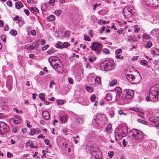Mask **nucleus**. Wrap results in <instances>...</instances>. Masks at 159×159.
<instances>
[{
	"instance_id": "nucleus-1",
	"label": "nucleus",
	"mask_w": 159,
	"mask_h": 159,
	"mask_svg": "<svg viewBox=\"0 0 159 159\" xmlns=\"http://www.w3.org/2000/svg\"><path fill=\"white\" fill-rule=\"evenodd\" d=\"M148 101H157L159 99V86L158 85L152 86L150 89L149 96L146 98Z\"/></svg>"
},
{
	"instance_id": "nucleus-2",
	"label": "nucleus",
	"mask_w": 159,
	"mask_h": 159,
	"mask_svg": "<svg viewBox=\"0 0 159 159\" xmlns=\"http://www.w3.org/2000/svg\"><path fill=\"white\" fill-rule=\"evenodd\" d=\"M134 92L132 90L129 89H126L123 92L122 96V101H126L131 98L134 95Z\"/></svg>"
},
{
	"instance_id": "nucleus-3",
	"label": "nucleus",
	"mask_w": 159,
	"mask_h": 159,
	"mask_svg": "<svg viewBox=\"0 0 159 159\" xmlns=\"http://www.w3.org/2000/svg\"><path fill=\"white\" fill-rule=\"evenodd\" d=\"M102 64L105 70L107 71L113 69L115 67V63L111 60L104 61Z\"/></svg>"
},
{
	"instance_id": "nucleus-4",
	"label": "nucleus",
	"mask_w": 159,
	"mask_h": 159,
	"mask_svg": "<svg viewBox=\"0 0 159 159\" xmlns=\"http://www.w3.org/2000/svg\"><path fill=\"white\" fill-rule=\"evenodd\" d=\"M126 77L129 82L133 84L139 83L141 79V77L139 75L135 77L132 74H127Z\"/></svg>"
},
{
	"instance_id": "nucleus-5",
	"label": "nucleus",
	"mask_w": 159,
	"mask_h": 159,
	"mask_svg": "<svg viewBox=\"0 0 159 159\" xmlns=\"http://www.w3.org/2000/svg\"><path fill=\"white\" fill-rule=\"evenodd\" d=\"M122 93V90L120 88L117 87L115 89L112 93L114 95V98L116 101L122 102V98H121Z\"/></svg>"
},
{
	"instance_id": "nucleus-6",
	"label": "nucleus",
	"mask_w": 159,
	"mask_h": 159,
	"mask_svg": "<svg viewBox=\"0 0 159 159\" xmlns=\"http://www.w3.org/2000/svg\"><path fill=\"white\" fill-rule=\"evenodd\" d=\"M130 135L136 139L140 140L143 136L142 132L139 130L133 129L130 132Z\"/></svg>"
},
{
	"instance_id": "nucleus-7",
	"label": "nucleus",
	"mask_w": 159,
	"mask_h": 159,
	"mask_svg": "<svg viewBox=\"0 0 159 159\" xmlns=\"http://www.w3.org/2000/svg\"><path fill=\"white\" fill-rule=\"evenodd\" d=\"M52 66L58 73H62L63 72V66L61 61L56 64L52 63Z\"/></svg>"
},
{
	"instance_id": "nucleus-8",
	"label": "nucleus",
	"mask_w": 159,
	"mask_h": 159,
	"mask_svg": "<svg viewBox=\"0 0 159 159\" xmlns=\"http://www.w3.org/2000/svg\"><path fill=\"white\" fill-rule=\"evenodd\" d=\"M115 135H117L120 138L124 137L127 134V131L126 129H123L122 128L116 129L115 131Z\"/></svg>"
},
{
	"instance_id": "nucleus-9",
	"label": "nucleus",
	"mask_w": 159,
	"mask_h": 159,
	"mask_svg": "<svg viewBox=\"0 0 159 159\" xmlns=\"http://www.w3.org/2000/svg\"><path fill=\"white\" fill-rule=\"evenodd\" d=\"M102 45L97 42H93L90 46V48L93 51H98L99 52L101 51Z\"/></svg>"
},
{
	"instance_id": "nucleus-10",
	"label": "nucleus",
	"mask_w": 159,
	"mask_h": 159,
	"mask_svg": "<svg viewBox=\"0 0 159 159\" xmlns=\"http://www.w3.org/2000/svg\"><path fill=\"white\" fill-rule=\"evenodd\" d=\"M123 12L125 18H128L132 15V13L131 9L129 7H126L123 9Z\"/></svg>"
},
{
	"instance_id": "nucleus-11",
	"label": "nucleus",
	"mask_w": 159,
	"mask_h": 159,
	"mask_svg": "<svg viewBox=\"0 0 159 159\" xmlns=\"http://www.w3.org/2000/svg\"><path fill=\"white\" fill-rule=\"evenodd\" d=\"M7 129V126L6 123L3 122H0V134L6 133Z\"/></svg>"
},
{
	"instance_id": "nucleus-12",
	"label": "nucleus",
	"mask_w": 159,
	"mask_h": 159,
	"mask_svg": "<svg viewBox=\"0 0 159 159\" xmlns=\"http://www.w3.org/2000/svg\"><path fill=\"white\" fill-rule=\"evenodd\" d=\"M149 120L156 127L159 128V117L152 116L150 117Z\"/></svg>"
},
{
	"instance_id": "nucleus-13",
	"label": "nucleus",
	"mask_w": 159,
	"mask_h": 159,
	"mask_svg": "<svg viewBox=\"0 0 159 159\" xmlns=\"http://www.w3.org/2000/svg\"><path fill=\"white\" fill-rule=\"evenodd\" d=\"M48 61L52 66V63L56 64V63H58L59 61H61L59 58L56 56H52L48 59Z\"/></svg>"
},
{
	"instance_id": "nucleus-14",
	"label": "nucleus",
	"mask_w": 159,
	"mask_h": 159,
	"mask_svg": "<svg viewBox=\"0 0 159 159\" xmlns=\"http://www.w3.org/2000/svg\"><path fill=\"white\" fill-rule=\"evenodd\" d=\"M147 3V4L153 7L159 6V1L158 0H149Z\"/></svg>"
},
{
	"instance_id": "nucleus-15",
	"label": "nucleus",
	"mask_w": 159,
	"mask_h": 159,
	"mask_svg": "<svg viewBox=\"0 0 159 159\" xmlns=\"http://www.w3.org/2000/svg\"><path fill=\"white\" fill-rule=\"evenodd\" d=\"M147 3V4L153 7L159 6V1L158 0H149Z\"/></svg>"
},
{
	"instance_id": "nucleus-16",
	"label": "nucleus",
	"mask_w": 159,
	"mask_h": 159,
	"mask_svg": "<svg viewBox=\"0 0 159 159\" xmlns=\"http://www.w3.org/2000/svg\"><path fill=\"white\" fill-rule=\"evenodd\" d=\"M114 95L113 94L111 93H108L106 95V99L108 101H115L116 100L114 98Z\"/></svg>"
},
{
	"instance_id": "nucleus-17",
	"label": "nucleus",
	"mask_w": 159,
	"mask_h": 159,
	"mask_svg": "<svg viewBox=\"0 0 159 159\" xmlns=\"http://www.w3.org/2000/svg\"><path fill=\"white\" fill-rule=\"evenodd\" d=\"M42 116L46 120H48L50 118V114L48 111H44L42 113Z\"/></svg>"
},
{
	"instance_id": "nucleus-18",
	"label": "nucleus",
	"mask_w": 159,
	"mask_h": 159,
	"mask_svg": "<svg viewBox=\"0 0 159 159\" xmlns=\"http://www.w3.org/2000/svg\"><path fill=\"white\" fill-rule=\"evenodd\" d=\"M12 120L16 124H19L21 121V118L19 116H16L13 118Z\"/></svg>"
},
{
	"instance_id": "nucleus-19",
	"label": "nucleus",
	"mask_w": 159,
	"mask_h": 159,
	"mask_svg": "<svg viewBox=\"0 0 159 159\" xmlns=\"http://www.w3.org/2000/svg\"><path fill=\"white\" fill-rule=\"evenodd\" d=\"M30 50L37 49L39 47V44L36 42H34L32 43V45H30Z\"/></svg>"
},
{
	"instance_id": "nucleus-20",
	"label": "nucleus",
	"mask_w": 159,
	"mask_h": 159,
	"mask_svg": "<svg viewBox=\"0 0 159 159\" xmlns=\"http://www.w3.org/2000/svg\"><path fill=\"white\" fill-rule=\"evenodd\" d=\"M23 7V4L20 1L17 2L15 3V7L17 9H20Z\"/></svg>"
},
{
	"instance_id": "nucleus-21",
	"label": "nucleus",
	"mask_w": 159,
	"mask_h": 159,
	"mask_svg": "<svg viewBox=\"0 0 159 159\" xmlns=\"http://www.w3.org/2000/svg\"><path fill=\"white\" fill-rule=\"evenodd\" d=\"M26 146L30 147L31 148H37V147L36 146H34L33 143L30 141H27L26 143Z\"/></svg>"
},
{
	"instance_id": "nucleus-22",
	"label": "nucleus",
	"mask_w": 159,
	"mask_h": 159,
	"mask_svg": "<svg viewBox=\"0 0 159 159\" xmlns=\"http://www.w3.org/2000/svg\"><path fill=\"white\" fill-rule=\"evenodd\" d=\"M112 127V125L111 124H108L107 126V127L105 129V130L107 132H108L110 133V131L111 130V128Z\"/></svg>"
},
{
	"instance_id": "nucleus-23",
	"label": "nucleus",
	"mask_w": 159,
	"mask_h": 159,
	"mask_svg": "<svg viewBox=\"0 0 159 159\" xmlns=\"http://www.w3.org/2000/svg\"><path fill=\"white\" fill-rule=\"evenodd\" d=\"M48 7V4L44 3L41 6V9L43 11H45L47 8Z\"/></svg>"
},
{
	"instance_id": "nucleus-24",
	"label": "nucleus",
	"mask_w": 159,
	"mask_h": 159,
	"mask_svg": "<svg viewBox=\"0 0 159 159\" xmlns=\"http://www.w3.org/2000/svg\"><path fill=\"white\" fill-rule=\"evenodd\" d=\"M62 43L60 42H59L56 44V48L60 49H62Z\"/></svg>"
},
{
	"instance_id": "nucleus-25",
	"label": "nucleus",
	"mask_w": 159,
	"mask_h": 159,
	"mask_svg": "<svg viewBox=\"0 0 159 159\" xmlns=\"http://www.w3.org/2000/svg\"><path fill=\"white\" fill-rule=\"evenodd\" d=\"M39 96L41 100L43 102L45 101V100L44 98L45 96V94L44 93H41L40 94H39Z\"/></svg>"
},
{
	"instance_id": "nucleus-26",
	"label": "nucleus",
	"mask_w": 159,
	"mask_h": 159,
	"mask_svg": "<svg viewBox=\"0 0 159 159\" xmlns=\"http://www.w3.org/2000/svg\"><path fill=\"white\" fill-rule=\"evenodd\" d=\"M89 61L91 63L94 62L96 60V58L95 57H89L88 58Z\"/></svg>"
},
{
	"instance_id": "nucleus-27",
	"label": "nucleus",
	"mask_w": 159,
	"mask_h": 159,
	"mask_svg": "<svg viewBox=\"0 0 159 159\" xmlns=\"http://www.w3.org/2000/svg\"><path fill=\"white\" fill-rule=\"evenodd\" d=\"M117 83V80L116 79L112 80L109 84V85L111 86H114Z\"/></svg>"
},
{
	"instance_id": "nucleus-28",
	"label": "nucleus",
	"mask_w": 159,
	"mask_h": 159,
	"mask_svg": "<svg viewBox=\"0 0 159 159\" xmlns=\"http://www.w3.org/2000/svg\"><path fill=\"white\" fill-rule=\"evenodd\" d=\"M98 120L97 119V117L95 116L94 117L93 119V120L92 121V123L93 125H96L98 123Z\"/></svg>"
},
{
	"instance_id": "nucleus-29",
	"label": "nucleus",
	"mask_w": 159,
	"mask_h": 159,
	"mask_svg": "<svg viewBox=\"0 0 159 159\" xmlns=\"http://www.w3.org/2000/svg\"><path fill=\"white\" fill-rule=\"evenodd\" d=\"M55 17L54 15H51L47 17V19L50 21L54 20L55 19Z\"/></svg>"
},
{
	"instance_id": "nucleus-30",
	"label": "nucleus",
	"mask_w": 159,
	"mask_h": 159,
	"mask_svg": "<svg viewBox=\"0 0 159 159\" xmlns=\"http://www.w3.org/2000/svg\"><path fill=\"white\" fill-rule=\"evenodd\" d=\"M137 121L138 122L143 124H144L145 125H148V123L147 122L143 120L140 119H138Z\"/></svg>"
},
{
	"instance_id": "nucleus-31",
	"label": "nucleus",
	"mask_w": 159,
	"mask_h": 159,
	"mask_svg": "<svg viewBox=\"0 0 159 159\" xmlns=\"http://www.w3.org/2000/svg\"><path fill=\"white\" fill-rule=\"evenodd\" d=\"M101 5V4L100 3H96L95 4L93 5V10L95 11L98 7H100Z\"/></svg>"
},
{
	"instance_id": "nucleus-32",
	"label": "nucleus",
	"mask_w": 159,
	"mask_h": 159,
	"mask_svg": "<svg viewBox=\"0 0 159 159\" xmlns=\"http://www.w3.org/2000/svg\"><path fill=\"white\" fill-rule=\"evenodd\" d=\"M158 31V30L157 29H154L151 31V33L153 36H155L157 34Z\"/></svg>"
},
{
	"instance_id": "nucleus-33",
	"label": "nucleus",
	"mask_w": 159,
	"mask_h": 159,
	"mask_svg": "<svg viewBox=\"0 0 159 159\" xmlns=\"http://www.w3.org/2000/svg\"><path fill=\"white\" fill-rule=\"evenodd\" d=\"M152 43L151 42L149 41L145 45L146 48H148L152 47Z\"/></svg>"
},
{
	"instance_id": "nucleus-34",
	"label": "nucleus",
	"mask_w": 159,
	"mask_h": 159,
	"mask_svg": "<svg viewBox=\"0 0 159 159\" xmlns=\"http://www.w3.org/2000/svg\"><path fill=\"white\" fill-rule=\"evenodd\" d=\"M62 44L63 48H67L70 45L69 43L67 42L62 43Z\"/></svg>"
},
{
	"instance_id": "nucleus-35",
	"label": "nucleus",
	"mask_w": 159,
	"mask_h": 159,
	"mask_svg": "<svg viewBox=\"0 0 159 159\" xmlns=\"http://www.w3.org/2000/svg\"><path fill=\"white\" fill-rule=\"evenodd\" d=\"M10 34L14 36H15L17 34V31L14 30H11L10 32Z\"/></svg>"
},
{
	"instance_id": "nucleus-36",
	"label": "nucleus",
	"mask_w": 159,
	"mask_h": 159,
	"mask_svg": "<svg viewBox=\"0 0 159 159\" xmlns=\"http://www.w3.org/2000/svg\"><path fill=\"white\" fill-rule=\"evenodd\" d=\"M76 121L78 123L81 124L83 123V119L82 118H77L76 119Z\"/></svg>"
},
{
	"instance_id": "nucleus-37",
	"label": "nucleus",
	"mask_w": 159,
	"mask_h": 159,
	"mask_svg": "<svg viewBox=\"0 0 159 159\" xmlns=\"http://www.w3.org/2000/svg\"><path fill=\"white\" fill-rule=\"evenodd\" d=\"M85 88L87 91L89 92H92L93 91V88L89 86H85Z\"/></svg>"
},
{
	"instance_id": "nucleus-38",
	"label": "nucleus",
	"mask_w": 159,
	"mask_h": 159,
	"mask_svg": "<svg viewBox=\"0 0 159 159\" xmlns=\"http://www.w3.org/2000/svg\"><path fill=\"white\" fill-rule=\"evenodd\" d=\"M114 155V152L113 151H111L109 152L108 155L110 158L112 157Z\"/></svg>"
},
{
	"instance_id": "nucleus-39",
	"label": "nucleus",
	"mask_w": 159,
	"mask_h": 159,
	"mask_svg": "<svg viewBox=\"0 0 159 159\" xmlns=\"http://www.w3.org/2000/svg\"><path fill=\"white\" fill-rule=\"evenodd\" d=\"M143 37L144 39H149L150 38L149 35L146 34H143Z\"/></svg>"
},
{
	"instance_id": "nucleus-40",
	"label": "nucleus",
	"mask_w": 159,
	"mask_h": 159,
	"mask_svg": "<svg viewBox=\"0 0 159 159\" xmlns=\"http://www.w3.org/2000/svg\"><path fill=\"white\" fill-rule=\"evenodd\" d=\"M140 64L144 66H147L148 65V62L146 60H141L140 61Z\"/></svg>"
},
{
	"instance_id": "nucleus-41",
	"label": "nucleus",
	"mask_w": 159,
	"mask_h": 159,
	"mask_svg": "<svg viewBox=\"0 0 159 159\" xmlns=\"http://www.w3.org/2000/svg\"><path fill=\"white\" fill-rule=\"evenodd\" d=\"M60 120L61 122H65L66 120V118L64 116H61L60 117Z\"/></svg>"
},
{
	"instance_id": "nucleus-42",
	"label": "nucleus",
	"mask_w": 159,
	"mask_h": 159,
	"mask_svg": "<svg viewBox=\"0 0 159 159\" xmlns=\"http://www.w3.org/2000/svg\"><path fill=\"white\" fill-rule=\"evenodd\" d=\"M70 33V32L69 30L66 31L64 33V36L66 38L69 37Z\"/></svg>"
},
{
	"instance_id": "nucleus-43",
	"label": "nucleus",
	"mask_w": 159,
	"mask_h": 159,
	"mask_svg": "<svg viewBox=\"0 0 159 159\" xmlns=\"http://www.w3.org/2000/svg\"><path fill=\"white\" fill-rule=\"evenodd\" d=\"M118 114L120 115H123L124 116H126V114L125 113H124L123 111L122 110H120L118 111Z\"/></svg>"
},
{
	"instance_id": "nucleus-44",
	"label": "nucleus",
	"mask_w": 159,
	"mask_h": 159,
	"mask_svg": "<svg viewBox=\"0 0 159 159\" xmlns=\"http://www.w3.org/2000/svg\"><path fill=\"white\" fill-rule=\"evenodd\" d=\"M61 11L60 10H56L54 12V14L57 16H59L61 14Z\"/></svg>"
},
{
	"instance_id": "nucleus-45",
	"label": "nucleus",
	"mask_w": 159,
	"mask_h": 159,
	"mask_svg": "<svg viewBox=\"0 0 159 159\" xmlns=\"http://www.w3.org/2000/svg\"><path fill=\"white\" fill-rule=\"evenodd\" d=\"M58 105H62L64 103V101L63 100H58L57 101Z\"/></svg>"
},
{
	"instance_id": "nucleus-46",
	"label": "nucleus",
	"mask_w": 159,
	"mask_h": 159,
	"mask_svg": "<svg viewBox=\"0 0 159 159\" xmlns=\"http://www.w3.org/2000/svg\"><path fill=\"white\" fill-rule=\"evenodd\" d=\"M95 82L98 84H99L101 82V79L100 77H97L95 79Z\"/></svg>"
},
{
	"instance_id": "nucleus-47",
	"label": "nucleus",
	"mask_w": 159,
	"mask_h": 159,
	"mask_svg": "<svg viewBox=\"0 0 159 159\" xmlns=\"http://www.w3.org/2000/svg\"><path fill=\"white\" fill-rule=\"evenodd\" d=\"M30 9L31 10L36 12H39V9L36 7H31L30 8Z\"/></svg>"
},
{
	"instance_id": "nucleus-48",
	"label": "nucleus",
	"mask_w": 159,
	"mask_h": 159,
	"mask_svg": "<svg viewBox=\"0 0 159 159\" xmlns=\"http://www.w3.org/2000/svg\"><path fill=\"white\" fill-rule=\"evenodd\" d=\"M92 159H99L98 155L97 154L96 155H94V154L92 155Z\"/></svg>"
},
{
	"instance_id": "nucleus-49",
	"label": "nucleus",
	"mask_w": 159,
	"mask_h": 159,
	"mask_svg": "<svg viewBox=\"0 0 159 159\" xmlns=\"http://www.w3.org/2000/svg\"><path fill=\"white\" fill-rule=\"evenodd\" d=\"M115 57L116 58H117V59H121V60L123 59L124 58V57L123 56H121V55L119 54L116 55Z\"/></svg>"
},
{
	"instance_id": "nucleus-50",
	"label": "nucleus",
	"mask_w": 159,
	"mask_h": 159,
	"mask_svg": "<svg viewBox=\"0 0 159 159\" xmlns=\"http://www.w3.org/2000/svg\"><path fill=\"white\" fill-rule=\"evenodd\" d=\"M35 132V130L34 129H31V131L29 133V134L30 135H33L34 134Z\"/></svg>"
},
{
	"instance_id": "nucleus-51",
	"label": "nucleus",
	"mask_w": 159,
	"mask_h": 159,
	"mask_svg": "<svg viewBox=\"0 0 159 159\" xmlns=\"http://www.w3.org/2000/svg\"><path fill=\"white\" fill-rule=\"evenodd\" d=\"M95 95L94 94H93L90 97V99L92 102H93L95 100Z\"/></svg>"
},
{
	"instance_id": "nucleus-52",
	"label": "nucleus",
	"mask_w": 159,
	"mask_h": 159,
	"mask_svg": "<svg viewBox=\"0 0 159 159\" xmlns=\"http://www.w3.org/2000/svg\"><path fill=\"white\" fill-rule=\"evenodd\" d=\"M122 52V50L121 49H118L116 50L115 51V54L116 55L119 54L121 53Z\"/></svg>"
},
{
	"instance_id": "nucleus-53",
	"label": "nucleus",
	"mask_w": 159,
	"mask_h": 159,
	"mask_svg": "<svg viewBox=\"0 0 159 159\" xmlns=\"http://www.w3.org/2000/svg\"><path fill=\"white\" fill-rule=\"evenodd\" d=\"M55 0H50L48 2V3L52 6H54V3Z\"/></svg>"
},
{
	"instance_id": "nucleus-54",
	"label": "nucleus",
	"mask_w": 159,
	"mask_h": 159,
	"mask_svg": "<svg viewBox=\"0 0 159 159\" xmlns=\"http://www.w3.org/2000/svg\"><path fill=\"white\" fill-rule=\"evenodd\" d=\"M129 110H130L135 111L136 112H138L139 111V109L138 108L134 107L131 108L129 109Z\"/></svg>"
},
{
	"instance_id": "nucleus-55",
	"label": "nucleus",
	"mask_w": 159,
	"mask_h": 159,
	"mask_svg": "<svg viewBox=\"0 0 159 159\" xmlns=\"http://www.w3.org/2000/svg\"><path fill=\"white\" fill-rule=\"evenodd\" d=\"M84 39L86 41H89L90 40V38L88 36L84 35Z\"/></svg>"
},
{
	"instance_id": "nucleus-56",
	"label": "nucleus",
	"mask_w": 159,
	"mask_h": 159,
	"mask_svg": "<svg viewBox=\"0 0 159 159\" xmlns=\"http://www.w3.org/2000/svg\"><path fill=\"white\" fill-rule=\"evenodd\" d=\"M55 83L54 82L53 80H51L50 83L49 87L50 88H51L52 87L53 85H55Z\"/></svg>"
},
{
	"instance_id": "nucleus-57",
	"label": "nucleus",
	"mask_w": 159,
	"mask_h": 159,
	"mask_svg": "<svg viewBox=\"0 0 159 159\" xmlns=\"http://www.w3.org/2000/svg\"><path fill=\"white\" fill-rule=\"evenodd\" d=\"M149 143L151 146H152L153 145H155L156 144V141L152 140H150Z\"/></svg>"
},
{
	"instance_id": "nucleus-58",
	"label": "nucleus",
	"mask_w": 159,
	"mask_h": 159,
	"mask_svg": "<svg viewBox=\"0 0 159 159\" xmlns=\"http://www.w3.org/2000/svg\"><path fill=\"white\" fill-rule=\"evenodd\" d=\"M68 81L69 83L70 84H72L73 83V79L71 78H69L68 79Z\"/></svg>"
},
{
	"instance_id": "nucleus-59",
	"label": "nucleus",
	"mask_w": 159,
	"mask_h": 159,
	"mask_svg": "<svg viewBox=\"0 0 159 159\" xmlns=\"http://www.w3.org/2000/svg\"><path fill=\"white\" fill-rule=\"evenodd\" d=\"M154 49H156V48H152L151 49V50H150L151 53L154 55L155 54V50Z\"/></svg>"
},
{
	"instance_id": "nucleus-60",
	"label": "nucleus",
	"mask_w": 159,
	"mask_h": 159,
	"mask_svg": "<svg viewBox=\"0 0 159 159\" xmlns=\"http://www.w3.org/2000/svg\"><path fill=\"white\" fill-rule=\"evenodd\" d=\"M7 5L9 7H12V3L10 1H8L7 2Z\"/></svg>"
},
{
	"instance_id": "nucleus-61",
	"label": "nucleus",
	"mask_w": 159,
	"mask_h": 159,
	"mask_svg": "<svg viewBox=\"0 0 159 159\" xmlns=\"http://www.w3.org/2000/svg\"><path fill=\"white\" fill-rule=\"evenodd\" d=\"M44 142L47 145H48L50 143V141L48 139H45L44 140Z\"/></svg>"
},
{
	"instance_id": "nucleus-62",
	"label": "nucleus",
	"mask_w": 159,
	"mask_h": 159,
	"mask_svg": "<svg viewBox=\"0 0 159 159\" xmlns=\"http://www.w3.org/2000/svg\"><path fill=\"white\" fill-rule=\"evenodd\" d=\"M1 39L4 42L6 41V37L4 35H2L1 36Z\"/></svg>"
},
{
	"instance_id": "nucleus-63",
	"label": "nucleus",
	"mask_w": 159,
	"mask_h": 159,
	"mask_svg": "<svg viewBox=\"0 0 159 159\" xmlns=\"http://www.w3.org/2000/svg\"><path fill=\"white\" fill-rule=\"evenodd\" d=\"M103 52L104 53L107 54L109 53V50L107 48H104L103 49Z\"/></svg>"
},
{
	"instance_id": "nucleus-64",
	"label": "nucleus",
	"mask_w": 159,
	"mask_h": 159,
	"mask_svg": "<svg viewBox=\"0 0 159 159\" xmlns=\"http://www.w3.org/2000/svg\"><path fill=\"white\" fill-rule=\"evenodd\" d=\"M7 157L8 158H11L12 156H13L12 154L9 152H8L7 153Z\"/></svg>"
}]
</instances>
